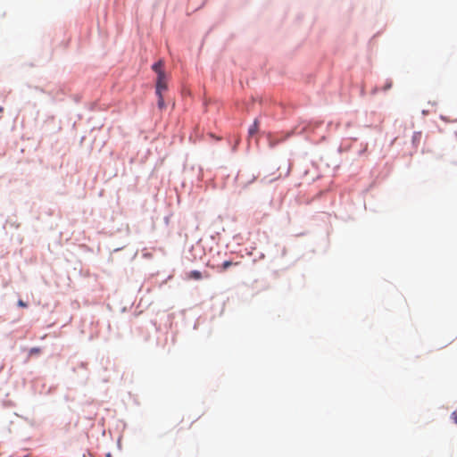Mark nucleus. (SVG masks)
I'll return each mask as SVG.
<instances>
[{
	"label": "nucleus",
	"mask_w": 457,
	"mask_h": 457,
	"mask_svg": "<svg viewBox=\"0 0 457 457\" xmlns=\"http://www.w3.org/2000/svg\"><path fill=\"white\" fill-rule=\"evenodd\" d=\"M167 89V78L166 74L157 76L156 81V95L162 94Z\"/></svg>",
	"instance_id": "1"
},
{
	"label": "nucleus",
	"mask_w": 457,
	"mask_h": 457,
	"mask_svg": "<svg viewBox=\"0 0 457 457\" xmlns=\"http://www.w3.org/2000/svg\"><path fill=\"white\" fill-rule=\"evenodd\" d=\"M163 65L164 63L162 60L153 64L152 69L157 74V76H160L161 74H165L163 71Z\"/></svg>",
	"instance_id": "2"
},
{
	"label": "nucleus",
	"mask_w": 457,
	"mask_h": 457,
	"mask_svg": "<svg viewBox=\"0 0 457 457\" xmlns=\"http://www.w3.org/2000/svg\"><path fill=\"white\" fill-rule=\"evenodd\" d=\"M259 129V121L257 119L254 120L253 123L250 126L249 129H248V135L249 137H252L253 136L254 134L257 133Z\"/></svg>",
	"instance_id": "3"
},
{
	"label": "nucleus",
	"mask_w": 457,
	"mask_h": 457,
	"mask_svg": "<svg viewBox=\"0 0 457 457\" xmlns=\"http://www.w3.org/2000/svg\"><path fill=\"white\" fill-rule=\"evenodd\" d=\"M187 278L188 279L199 280L202 278V273L198 270H192L187 275Z\"/></svg>",
	"instance_id": "4"
},
{
	"label": "nucleus",
	"mask_w": 457,
	"mask_h": 457,
	"mask_svg": "<svg viewBox=\"0 0 457 457\" xmlns=\"http://www.w3.org/2000/svg\"><path fill=\"white\" fill-rule=\"evenodd\" d=\"M237 262H235L233 263L232 262L230 261H225L222 264H221V270L224 271L226 270L227 269H228L230 266L232 265H237Z\"/></svg>",
	"instance_id": "5"
},
{
	"label": "nucleus",
	"mask_w": 457,
	"mask_h": 457,
	"mask_svg": "<svg viewBox=\"0 0 457 457\" xmlns=\"http://www.w3.org/2000/svg\"><path fill=\"white\" fill-rule=\"evenodd\" d=\"M158 96V107L160 109H163L165 107L164 99L162 96V94L157 95Z\"/></svg>",
	"instance_id": "6"
},
{
	"label": "nucleus",
	"mask_w": 457,
	"mask_h": 457,
	"mask_svg": "<svg viewBox=\"0 0 457 457\" xmlns=\"http://www.w3.org/2000/svg\"><path fill=\"white\" fill-rule=\"evenodd\" d=\"M278 179V177H275V178H272V179H268L267 177H264L262 179V183H269V182H272V181H275Z\"/></svg>",
	"instance_id": "7"
},
{
	"label": "nucleus",
	"mask_w": 457,
	"mask_h": 457,
	"mask_svg": "<svg viewBox=\"0 0 457 457\" xmlns=\"http://www.w3.org/2000/svg\"><path fill=\"white\" fill-rule=\"evenodd\" d=\"M392 87V81L391 80H387L385 85L383 86L382 89L383 90H388Z\"/></svg>",
	"instance_id": "8"
},
{
	"label": "nucleus",
	"mask_w": 457,
	"mask_h": 457,
	"mask_svg": "<svg viewBox=\"0 0 457 457\" xmlns=\"http://www.w3.org/2000/svg\"><path fill=\"white\" fill-rule=\"evenodd\" d=\"M452 419L454 420L455 423H457V411H454L452 413Z\"/></svg>",
	"instance_id": "9"
},
{
	"label": "nucleus",
	"mask_w": 457,
	"mask_h": 457,
	"mask_svg": "<svg viewBox=\"0 0 457 457\" xmlns=\"http://www.w3.org/2000/svg\"><path fill=\"white\" fill-rule=\"evenodd\" d=\"M18 305H19L20 307H27V303H24L22 300H19V301H18Z\"/></svg>",
	"instance_id": "10"
},
{
	"label": "nucleus",
	"mask_w": 457,
	"mask_h": 457,
	"mask_svg": "<svg viewBox=\"0 0 457 457\" xmlns=\"http://www.w3.org/2000/svg\"><path fill=\"white\" fill-rule=\"evenodd\" d=\"M40 352V349L39 348H32L30 350V353H38Z\"/></svg>",
	"instance_id": "11"
},
{
	"label": "nucleus",
	"mask_w": 457,
	"mask_h": 457,
	"mask_svg": "<svg viewBox=\"0 0 457 457\" xmlns=\"http://www.w3.org/2000/svg\"><path fill=\"white\" fill-rule=\"evenodd\" d=\"M4 108L0 106V113L3 112Z\"/></svg>",
	"instance_id": "12"
},
{
	"label": "nucleus",
	"mask_w": 457,
	"mask_h": 457,
	"mask_svg": "<svg viewBox=\"0 0 457 457\" xmlns=\"http://www.w3.org/2000/svg\"><path fill=\"white\" fill-rule=\"evenodd\" d=\"M106 457H112V456H111V454H110V453H108V454L106 455Z\"/></svg>",
	"instance_id": "13"
}]
</instances>
